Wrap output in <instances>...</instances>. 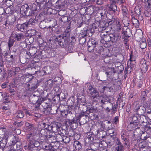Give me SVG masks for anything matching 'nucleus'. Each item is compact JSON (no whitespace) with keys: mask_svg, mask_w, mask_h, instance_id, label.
Wrapping results in <instances>:
<instances>
[{"mask_svg":"<svg viewBox=\"0 0 151 151\" xmlns=\"http://www.w3.org/2000/svg\"><path fill=\"white\" fill-rule=\"evenodd\" d=\"M69 40L68 37L64 35H61L57 36L55 41L62 47H66L68 45Z\"/></svg>","mask_w":151,"mask_h":151,"instance_id":"f257e3e1","label":"nucleus"},{"mask_svg":"<svg viewBox=\"0 0 151 151\" xmlns=\"http://www.w3.org/2000/svg\"><path fill=\"white\" fill-rule=\"evenodd\" d=\"M43 6H46V2L45 0H37V1L32 4V8L30 9L31 15L34 14V11L40 9V6L43 5Z\"/></svg>","mask_w":151,"mask_h":151,"instance_id":"f03ea898","label":"nucleus"},{"mask_svg":"<svg viewBox=\"0 0 151 151\" xmlns=\"http://www.w3.org/2000/svg\"><path fill=\"white\" fill-rule=\"evenodd\" d=\"M16 8L19 9H20V13L23 15L29 16L31 15L30 11L29 6L27 4H25L22 5V6H16Z\"/></svg>","mask_w":151,"mask_h":151,"instance_id":"7ed1b4c3","label":"nucleus"},{"mask_svg":"<svg viewBox=\"0 0 151 151\" xmlns=\"http://www.w3.org/2000/svg\"><path fill=\"white\" fill-rule=\"evenodd\" d=\"M37 19H29L28 22H26L20 25V31L23 32L26 30L29 27L35 25L37 23Z\"/></svg>","mask_w":151,"mask_h":151,"instance_id":"20e7f679","label":"nucleus"},{"mask_svg":"<svg viewBox=\"0 0 151 151\" xmlns=\"http://www.w3.org/2000/svg\"><path fill=\"white\" fill-rule=\"evenodd\" d=\"M113 23V25L117 31L121 29V28L122 21L120 19H113L111 21H109V24H111Z\"/></svg>","mask_w":151,"mask_h":151,"instance_id":"39448f33","label":"nucleus"},{"mask_svg":"<svg viewBox=\"0 0 151 151\" xmlns=\"http://www.w3.org/2000/svg\"><path fill=\"white\" fill-rule=\"evenodd\" d=\"M24 36L22 33H17L15 32H12L10 36V38L17 41H20L21 39L24 38Z\"/></svg>","mask_w":151,"mask_h":151,"instance_id":"423d86ee","label":"nucleus"},{"mask_svg":"<svg viewBox=\"0 0 151 151\" xmlns=\"http://www.w3.org/2000/svg\"><path fill=\"white\" fill-rule=\"evenodd\" d=\"M56 139L60 142H63L67 143L69 142V139L68 137L58 133L56 136Z\"/></svg>","mask_w":151,"mask_h":151,"instance_id":"0eeeda50","label":"nucleus"},{"mask_svg":"<svg viewBox=\"0 0 151 151\" xmlns=\"http://www.w3.org/2000/svg\"><path fill=\"white\" fill-rule=\"evenodd\" d=\"M60 127L58 124L56 123L52 124V125H49L48 127V129L53 132H57L60 129Z\"/></svg>","mask_w":151,"mask_h":151,"instance_id":"6e6552de","label":"nucleus"},{"mask_svg":"<svg viewBox=\"0 0 151 151\" xmlns=\"http://www.w3.org/2000/svg\"><path fill=\"white\" fill-rule=\"evenodd\" d=\"M140 68L142 72L145 73L147 70V65L146 62L144 60H142L140 62Z\"/></svg>","mask_w":151,"mask_h":151,"instance_id":"1a4fd4ad","label":"nucleus"},{"mask_svg":"<svg viewBox=\"0 0 151 151\" xmlns=\"http://www.w3.org/2000/svg\"><path fill=\"white\" fill-rule=\"evenodd\" d=\"M35 134L34 133H30L28 134L27 135V139L29 142V143L31 145L34 144L35 139Z\"/></svg>","mask_w":151,"mask_h":151,"instance_id":"9d476101","label":"nucleus"},{"mask_svg":"<svg viewBox=\"0 0 151 151\" xmlns=\"http://www.w3.org/2000/svg\"><path fill=\"white\" fill-rule=\"evenodd\" d=\"M145 110V107L141 105L137 106L135 109V111L138 114L141 115L144 113Z\"/></svg>","mask_w":151,"mask_h":151,"instance_id":"9b49d317","label":"nucleus"},{"mask_svg":"<svg viewBox=\"0 0 151 151\" xmlns=\"http://www.w3.org/2000/svg\"><path fill=\"white\" fill-rule=\"evenodd\" d=\"M10 103L9 101L6 99L3 101L2 105V109L4 110H7L9 109L10 107Z\"/></svg>","mask_w":151,"mask_h":151,"instance_id":"f8f14e48","label":"nucleus"},{"mask_svg":"<svg viewBox=\"0 0 151 151\" xmlns=\"http://www.w3.org/2000/svg\"><path fill=\"white\" fill-rule=\"evenodd\" d=\"M111 41L113 42H118L121 45L120 40V37H119L117 35H115L114 34H112Z\"/></svg>","mask_w":151,"mask_h":151,"instance_id":"ddd939ff","label":"nucleus"},{"mask_svg":"<svg viewBox=\"0 0 151 151\" xmlns=\"http://www.w3.org/2000/svg\"><path fill=\"white\" fill-rule=\"evenodd\" d=\"M40 133L42 136L45 137L47 138L48 135L50 134V131L47 130V129H42L40 131Z\"/></svg>","mask_w":151,"mask_h":151,"instance_id":"4468645a","label":"nucleus"},{"mask_svg":"<svg viewBox=\"0 0 151 151\" xmlns=\"http://www.w3.org/2000/svg\"><path fill=\"white\" fill-rule=\"evenodd\" d=\"M129 63L131 65V67H134L136 63L135 58L133 55H131L129 60L128 62V64Z\"/></svg>","mask_w":151,"mask_h":151,"instance_id":"2eb2a0df","label":"nucleus"},{"mask_svg":"<svg viewBox=\"0 0 151 151\" xmlns=\"http://www.w3.org/2000/svg\"><path fill=\"white\" fill-rule=\"evenodd\" d=\"M116 2H114L110 1V4L109 7V9L110 11L115 12L117 9V7L116 5Z\"/></svg>","mask_w":151,"mask_h":151,"instance_id":"dca6fc26","label":"nucleus"},{"mask_svg":"<svg viewBox=\"0 0 151 151\" xmlns=\"http://www.w3.org/2000/svg\"><path fill=\"white\" fill-rule=\"evenodd\" d=\"M112 139L114 140V142H109L110 145L112 146L114 144V142L115 143V144H116V145L122 144L120 142V140L118 138L116 137H113Z\"/></svg>","mask_w":151,"mask_h":151,"instance_id":"f3484780","label":"nucleus"},{"mask_svg":"<svg viewBox=\"0 0 151 151\" xmlns=\"http://www.w3.org/2000/svg\"><path fill=\"white\" fill-rule=\"evenodd\" d=\"M96 41L93 39H90L88 42V47H91L92 48H95L96 47Z\"/></svg>","mask_w":151,"mask_h":151,"instance_id":"a211bd4d","label":"nucleus"},{"mask_svg":"<svg viewBox=\"0 0 151 151\" xmlns=\"http://www.w3.org/2000/svg\"><path fill=\"white\" fill-rule=\"evenodd\" d=\"M90 91H91V95H92V97L93 98V99H94L97 96H99V93L96 90L91 88Z\"/></svg>","mask_w":151,"mask_h":151,"instance_id":"6ab92c4d","label":"nucleus"},{"mask_svg":"<svg viewBox=\"0 0 151 151\" xmlns=\"http://www.w3.org/2000/svg\"><path fill=\"white\" fill-rule=\"evenodd\" d=\"M73 146L74 147L76 150H79L81 148L82 146L81 143L78 141L74 142Z\"/></svg>","mask_w":151,"mask_h":151,"instance_id":"aec40b11","label":"nucleus"},{"mask_svg":"<svg viewBox=\"0 0 151 151\" xmlns=\"http://www.w3.org/2000/svg\"><path fill=\"white\" fill-rule=\"evenodd\" d=\"M124 146L122 144L116 145L115 147V151H124Z\"/></svg>","mask_w":151,"mask_h":151,"instance_id":"412c9836","label":"nucleus"},{"mask_svg":"<svg viewBox=\"0 0 151 151\" xmlns=\"http://www.w3.org/2000/svg\"><path fill=\"white\" fill-rule=\"evenodd\" d=\"M112 34L109 35H107L105 36L104 38L102 39L105 41V42H107L110 41H111Z\"/></svg>","mask_w":151,"mask_h":151,"instance_id":"4be33fe9","label":"nucleus"},{"mask_svg":"<svg viewBox=\"0 0 151 151\" xmlns=\"http://www.w3.org/2000/svg\"><path fill=\"white\" fill-rule=\"evenodd\" d=\"M14 0H3V2L5 3L8 6H10L13 4V2Z\"/></svg>","mask_w":151,"mask_h":151,"instance_id":"5701e85b","label":"nucleus"},{"mask_svg":"<svg viewBox=\"0 0 151 151\" xmlns=\"http://www.w3.org/2000/svg\"><path fill=\"white\" fill-rule=\"evenodd\" d=\"M16 117L20 118H22L24 116V113L21 110H19L17 111L16 114Z\"/></svg>","mask_w":151,"mask_h":151,"instance_id":"b1692460","label":"nucleus"},{"mask_svg":"<svg viewBox=\"0 0 151 151\" xmlns=\"http://www.w3.org/2000/svg\"><path fill=\"white\" fill-rule=\"evenodd\" d=\"M141 7L140 6H136L135 7V9H134V12H135V13L136 14V17L137 18V14L138 16V17L139 16V15L140 14L141 12V10H140Z\"/></svg>","mask_w":151,"mask_h":151,"instance_id":"393cba45","label":"nucleus"},{"mask_svg":"<svg viewBox=\"0 0 151 151\" xmlns=\"http://www.w3.org/2000/svg\"><path fill=\"white\" fill-rule=\"evenodd\" d=\"M100 98L101 99V104L102 106L105 104V102L106 101V96H99Z\"/></svg>","mask_w":151,"mask_h":151,"instance_id":"a878e982","label":"nucleus"},{"mask_svg":"<svg viewBox=\"0 0 151 151\" xmlns=\"http://www.w3.org/2000/svg\"><path fill=\"white\" fill-rule=\"evenodd\" d=\"M7 97H6L5 94H3L2 93L0 92V101H6L7 99Z\"/></svg>","mask_w":151,"mask_h":151,"instance_id":"bb28decb","label":"nucleus"},{"mask_svg":"<svg viewBox=\"0 0 151 151\" xmlns=\"http://www.w3.org/2000/svg\"><path fill=\"white\" fill-rule=\"evenodd\" d=\"M15 41L14 40L12 39L10 37L9 38L8 43V46L9 49L13 46Z\"/></svg>","mask_w":151,"mask_h":151,"instance_id":"cd10ccee","label":"nucleus"},{"mask_svg":"<svg viewBox=\"0 0 151 151\" xmlns=\"http://www.w3.org/2000/svg\"><path fill=\"white\" fill-rule=\"evenodd\" d=\"M28 34L31 35H36V31L34 29L28 30H27Z\"/></svg>","mask_w":151,"mask_h":151,"instance_id":"c85d7f7f","label":"nucleus"},{"mask_svg":"<svg viewBox=\"0 0 151 151\" xmlns=\"http://www.w3.org/2000/svg\"><path fill=\"white\" fill-rule=\"evenodd\" d=\"M145 6L148 11H151V0H150L149 2H147Z\"/></svg>","mask_w":151,"mask_h":151,"instance_id":"c756f323","label":"nucleus"},{"mask_svg":"<svg viewBox=\"0 0 151 151\" xmlns=\"http://www.w3.org/2000/svg\"><path fill=\"white\" fill-rule=\"evenodd\" d=\"M146 46V43L145 41H142L140 43V47L142 49H144Z\"/></svg>","mask_w":151,"mask_h":151,"instance_id":"7c9ffc66","label":"nucleus"},{"mask_svg":"<svg viewBox=\"0 0 151 151\" xmlns=\"http://www.w3.org/2000/svg\"><path fill=\"white\" fill-rule=\"evenodd\" d=\"M47 139L49 140H51L52 141V140H55V139H56V137L54 136L53 135H52L51 134H50L48 135V136L47 138Z\"/></svg>","mask_w":151,"mask_h":151,"instance_id":"2f4dec72","label":"nucleus"},{"mask_svg":"<svg viewBox=\"0 0 151 151\" xmlns=\"http://www.w3.org/2000/svg\"><path fill=\"white\" fill-rule=\"evenodd\" d=\"M83 19H78L77 21V26L78 27H81L82 25L83 24Z\"/></svg>","mask_w":151,"mask_h":151,"instance_id":"473e14b6","label":"nucleus"},{"mask_svg":"<svg viewBox=\"0 0 151 151\" xmlns=\"http://www.w3.org/2000/svg\"><path fill=\"white\" fill-rule=\"evenodd\" d=\"M46 15L47 14L45 13V12H42L39 15V18L45 19Z\"/></svg>","mask_w":151,"mask_h":151,"instance_id":"72a5a7b5","label":"nucleus"},{"mask_svg":"<svg viewBox=\"0 0 151 151\" xmlns=\"http://www.w3.org/2000/svg\"><path fill=\"white\" fill-rule=\"evenodd\" d=\"M87 12H89V13H92L93 11V7L92 6H89L87 8L86 10Z\"/></svg>","mask_w":151,"mask_h":151,"instance_id":"f704fd0d","label":"nucleus"},{"mask_svg":"<svg viewBox=\"0 0 151 151\" xmlns=\"http://www.w3.org/2000/svg\"><path fill=\"white\" fill-rule=\"evenodd\" d=\"M11 135V132H6L5 134L4 135V137L6 139H7L9 137H10Z\"/></svg>","mask_w":151,"mask_h":151,"instance_id":"c9c22d12","label":"nucleus"},{"mask_svg":"<svg viewBox=\"0 0 151 151\" xmlns=\"http://www.w3.org/2000/svg\"><path fill=\"white\" fill-rule=\"evenodd\" d=\"M132 22L133 24L134 25H136L137 26L139 24V23L138 19H132Z\"/></svg>","mask_w":151,"mask_h":151,"instance_id":"e433bc0d","label":"nucleus"},{"mask_svg":"<svg viewBox=\"0 0 151 151\" xmlns=\"http://www.w3.org/2000/svg\"><path fill=\"white\" fill-rule=\"evenodd\" d=\"M27 86H28V89L31 91H35L36 89V87L35 86L32 87L31 88H30L29 87V84H27Z\"/></svg>","mask_w":151,"mask_h":151,"instance_id":"4c0bfd02","label":"nucleus"},{"mask_svg":"<svg viewBox=\"0 0 151 151\" xmlns=\"http://www.w3.org/2000/svg\"><path fill=\"white\" fill-rule=\"evenodd\" d=\"M100 24L99 21H98L97 22H96L95 23H94L93 24V26H94L95 27V29H96L97 27H98L99 26Z\"/></svg>","mask_w":151,"mask_h":151,"instance_id":"58836bf2","label":"nucleus"},{"mask_svg":"<svg viewBox=\"0 0 151 151\" xmlns=\"http://www.w3.org/2000/svg\"><path fill=\"white\" fill-rule=\"evenodd\" d=\"M15 147H17V145H14L13 146H11L10 149L8 151H15Z\"/></svg>","mask_w":151,"mask_h":151,"instance_id":"ea45409f","label":"nucleus"},{"mask_svg":"<svg viewBox=\"0 0 151 151\" xmlns=\"http://www.w3.org/2000/svg\"><path fill=\"white\" fill-rule=\"evenodd\" d=\"M122 14H123V19H125L126 18H129V15L127 13H124Z\"/></svg>","mask_w":151,"mask_h":151,"instance_id":"a19ab883","label":"nucleus"},{"mask_svg":"<svg viewBox=\"0 0 151 151\" xmlns=\"http://www.w3.org/2000/svg\"><path fill=\"white\" fill-rule=\"evenodd\" d=\"M9 20H12V19H7V20H6V24H12L15 21V19H13V20L12 22H9Z\"/></svg>","mask_w":151,"mask_h":151,"instance_id":"79ce46f5","label":"nucleus"},{"mask_svg":"<svg viewBox=\"0 0 151 151\" xmlns=\"http://www.w3.org/2000/svg\"><path fill=\"white\" fill-rule=\"evenodd\" d=\"M108 34H107V33H104L103 32H101V33L100 36L102 38V39H103L104 38V37L105 36H106V35H108Z\"/></svg>","mask_w":151,"mask_h":151,"instance_id":"37998d69","label":"nucleus"},{"mask_svg":"<svg viewBox=\"0 0 151 151\" xmlns=\"http://www.w3.org/2000/svg\"><path fill=\"white\" fill-rule=\"evenodd\" d=\"M122 14H123L124 13H128V10L125 7H124L122 9Z\"/></svg>","mask_w":151,"mask_h":151,"instance_id":"c03bdc74","label":"nucleus"},{"mask_svg":"<svg viewBox=\"0 0 151 151\" xmlns=\"http://www.w3.org/2000/svg\"><path fill=\"white\" fill-rule=\"evenodd\" d=\"M114 131H112V133H110V131L108 132V134L110 135V136L112 137L114 135Z\"/></svg>","mask_w":151,"mask_h":151,"instance_id":"a18cd8bd","label":"nucleus"},{"mask_svg":"<svg viewBox=\"0 0 151 151\" xmlns=\"http://www.w3.org/2000/svg\"><path fill=\"white\" fill-rule=\"evenodd\" d=\"M47 19H44L43 21L41 22L40 23V26H42V25L43 24L46 23V21Z\"/></svg>","mask_w":151,"mask_h":151,"instance_id":"49530a36","label":"nucleus"},{"mask_svg":"<svg viewBox=\"0 0 151 151\" xmlns=\"http://www.w3.org/2000/svg\"><path fill=\"white\" fill-rule=\"evenodd\" d=\"M25 124L26 127H28L29 128H31V126L29 123L26 122Z\"/></svg>","mask_w":151,"mask_h":151,"instance_id":"de8ad7c7","label":"nucleus"},{"mask_svg":"<svg viewBox=\"0 0 151 151\" xmlns=\"http://www.w3.org/2000/svg\"><path fill=\"white\" fill-rule=\"evenodd\" d=\"M118 117L117 116H116L114 119V122L115 124H116L118 121Z\"/></svg>","mask_w":151,"mask_h":151,"instance_id":"09e8293b","label":"nucleus"},{"mask_svg":"<svg viewBox=\"0 0 151 151\" xmlns=\"http://www.w3.org/2000/svg\"><path fill=\"white\" fill-rule=\"evenodd\" d=\"M94 48H92L91 47H88V51L89 52H91L94 50Z\"/></svg>","mask_w":151,"mask_h":151,"instance_id":"8fccbe9b","label":"nucleus"},{"mask_svg":"<svg viewBox=\"0 0 151 151\" xmlns=\"http://www.w3.org/2000/svg\"><path fill=\"white\" fill-rule=\"evenodd\" d=\"M150 0H142V1L144 2L145 4V5L147 4V2H149Z\"/></svg>","mask_w":151,"mask_h":151,"instance_id":"3c124183","label":"nucleus"},{"mask_svg":"<svg viewBox=\"0 0 151 151\" xmlns=\"http://www.w3.org/2000/svg\"><path fill=\"white\" fill-rule=\"evenodd\" d=\"M10 9L9 8H7L6 10V11L5 12V13L6 14H9V13L8 12H7L9 10V9Z\"/></svg>","mask_w":151,"mask_h":151,"instance_id":"603ef678","label":"nucleus"},{"mask_svg":"<svg viewBox=\"0 0 151 151\" xmlns=\"http://www.w3.org/2000/svg\"><path fill=\"white\" fill-rule=\"evenodd\" d=\"M25 113L26 114H28L29 115H30V114L29 113V111L27 110H26L25 111Z\"/></svg>","mask_w":151,"mask_h":151,"instance_id":"864d4df0","label":"nucleus"},{"mask_svg":"<svg viewBox=\"0 0 151 151\" xmlns=\"http://www.w3.org/2000/svg\"><path fill=\"white\" fill-rule=\"evenodd\" d=\"M53 82H51V83H50V84H49V87L50 88H51L52 87V85H53Z\"/></svg>","mask_w":151,"mask_h":151,"instance_id":"5fc2aeb1","label":"nucleus"},{"mask_svg":"<svg viewBox=\"0 0 151 151\" xmlns=\"http://www.w3.org/2000/svg\"><path fill=\"white\" fill-rule=\"evenodd\" d=\"M17 2L20 3L23 1V0H17Z\"/></svg>","mask_w":151,"mask_h":151,"instance_id":"6e6d98bb","label":"nucleus"},{"mask_svg":"<svg viewBox=\"0 0 151 151\" xmlns=\"http://www.w3.org/2000/svg\"><path fill=\"white\" fill-rule=\"evenodd\" d=\"M100 14L101 15V19H102L103 18H105L104 17V16H103V14L102 13Z\"/></svg>","mask_w":151,"mask_h":151,"instance_id":"4d7b16f0","label":"nucleus"},{"mask_svg":"<svg viewBox=\"0 0 151 151\" xmlns=\"http://www.w3.org/2000/svg\"><path fill=\"white\" fill-rule=\"evenodd\" d=\"M1 87H2V88H6V86H5V84L4 83V84H3L2 86H1Z\"/></svg>","mask_w":151,"mask_h":151,"instance_id":"13d9d810","label":"nucleus"},{"mask_svg":"<svg viewBox=\"0 0 151 151\" xmlns=\"http://www.w3.org/2000/svg\"><path fill=\"white\" fill-rule=\"evenodd\" d=\"M111 1L114 2H117L119 1V0H110Z\"/></svg>","mask_w":151,"mask_h":151,"instance_id":"bf43d9fd","label":"nucleus"},{"mask_svg":"<svg viewBox=\"0 0 151 151\" xmlns=\"http://www.w3.org/2000/svg\"><path fill=\"white\" fill-rule=\"evenodd\" d=\"M63 12V10H60V11H59V14L61 16H63V15H60V14H61V12Z\"/></svg>","mask_w":151,"mask_h":151,"instance_id":"052dcab7","label":"nucleus"},{"mask_svg":"<svg viewBox=\"0 0 151 151\" xmlns=\"http://www.w3.org/2000/svg\"><path fill=\"white\" fill-rule=\"evenodd\" d=\"M105 109L108 112H109L110 111V110L109 109V108L108 107H107V108L106 109Z\"/></svg>","mask_w":151,"mask_h":151,"instance_id":"680f3d73","label":"nucleus"},{"mask_svg":"<svg viewBox=\"0 0 151 151\" xmlns=\"http://www.w3.org/2000/svg\"><path fill=\"white\" fill-rule=\"evenodd\" d=\"M120 2L121 4L123 3L124 1L125 0H120Z\"/></svg>","mask_w":151,"mask_h":151,"instance_id":"e2e57ef3","label":"nucleus"},{"mask_svg":"<svg viewBox=\"0 0 151 151\" xmlns=\"http://www.w3.org/2000/svg\"><path fill=\"white\" fill-rule=\"evenodd\" d=\"M123 33H124V35H125V36L126 37H127V32H125L124 31V32H123Z\"/></svg>","mask_w":151,"mask_h":151,"instance_id":"0e129e2a","label":"nucleus"},{"mask_svg":"<svg viewBox=\"0 0 151 151\" xmlns=\"http://www.w3.org/2000/svg\"><path fill=\"white\" fill-rule=\"evenodd\" d=\"M148 42L149 45H151V42H149V40H148Z\"/></svg>","mask_w":151,"mask_h":151,"instance_id":"69168bd1","label":"nucleus"},{"mask_svg":"<svg viewBox=\"0 0 151 151\" xmlns=\"http://www.w3.org/2000/svg\"><path fill=\"white\" fill-rule=\"evenodd\" d=\"M9 91L11 92H13L14 91V89H10Z\"/></svg>","mask_w":151,"mask_h":151,"instance_id":"338daca9","label":"nucleus"},{"mask_svg":"<svg viewBox=\"0 0 151 151\" xmlns=\"http://www.w3.org/2000/svg\"><path fill=\"white\" fill-rule=\"evenodd\" d=\"M86 151H93V150L92 149H88Z\"/></svg>","mask_w":151,"mask_h":151,"instance_id":"774afa93","label":"nucleus"}]
</instances>
